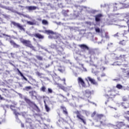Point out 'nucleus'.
I'll list each match as a JSON object with an SVG mask.
<instances>
[{
  "mask_svg": "<svg viewBox=\"0 0 129 129\" xmlns=\"http://www.w3.org/2000/svg\"><path fill=\"white\" fill-rule=\"evenodd\" d=\"M83 95L84 97L87 98H89L91 96V91L89 90H86L85 91L83 92Z\"/></svg>",
  "mask_w": 129,
  "mask_h": 129,
  "instance_id": "9b49d317",
  "label": "nucleus"
},
{
  "mask_svg": "<svg viewBox=\"0 0 129 129\" xmlns=\"http://www.w3.org/2000/svg\"><path fill=\"white\" fill-rule=\"evenodd\" d=\"M28 35L29 36H30L31 37H33V36H34V35H33V34H31V33H28Z\"/></svg>",
  "mask_w": 129,
  "mask_h": 129,
  "instance_id": "0e129e2a",
  "label": "nucleus"
},
{
  "mask_svg": "<svg viewBox=\"0 0 129 129\" xmlns=\"http://www.w3.org/2000/svg\"><path fill=\"white\" fill-rule=\"evenodd\" d=\"M125 118L129 122V117L126 116L125 117Z\"/></svg>",
  "mask_w": 129,
  "mask_h": 129,
  "instance_id": "e2e57ef3",
  "label": "nucleus"
},
{
  "mask_svg": "<svg viewBox=\"0 0 129 129\" xmlns=\"http://www.w3.org/2000/svg\"><path fill=\"white\" fill-rule=\"evenodd\" d=\"M20 76H21V77H24V75H23V74L22 73H20Z\"/></svg>",
  "mask_w": 129,
  "mask_h": 129,
  "instance_id": "338daca9",
  "label": "nucleus"
},
{
  "mask_svg": "<svg viewBox=\"0 0 129 129\" xmlns=\"http://www.w3.org/2000/svg\"><path fill=\"white\" fill-rule=\"evenodd\" d=\"M3 107L5 109V111H6V109L9 108V107H10V106H9V105H5Z\"/></svg>",
  "mask_w": 129,
  "mask_h": 129,
  "instance_id": "c03bdc74",
  "label": "nucleus"
},
{
  "mask_svg": "<svg viewBox=\"0 0 129 129\" xmlns=\"http://www.w3.org/2000/svg\"><path fill=\"white\" fill-rule=\"evenodd\" d=\"M44 33L45 34H51L52 35L54 34V32L52 30H45Z\"/></svg>",
  "mask_w": 129,
  "mask_h": 129,
  "instance_id": "c85d7f7f",
  "label": "nucleus"
},
{
  "mask_svg": "<svg viewBox=\"0 0 129 129\" xmlns=\"http://www.w3.org/2000/svg\"><path fill=\"white\" fill-rule=\"evenodd\" d=\"M86 24L89 25V26H91V25H92V23H91V22L89 21L86 22Z\"/></svg>",
  "mask_w": 129,
  "mask_h": 129,
  "instance_id": "09e8293b",
  "label": "nucleus"
},
{
  "mask_svg": "<svg viewBox=\"0 0 129 129\" xmlns=\"http://www.w3.org/2000/svg\"><path fill=\"white\" fill-rule=\"evenodd\" d=\"M35 57L38 59V60H43V57L39 55H36Z\"/></svg>",
  "mask_w": 129,
  "mask_h": 129,
  "instance_id": "ea45409f",
  "label": "nucleus"
},
{
  "mask_svg": "<svg viewBox=\"0 0 129 129\" xmlns=\"http://www.w3.org/2000/svg\"><path fill=\"white\" fill-rule=\"evenodd\" d=\"M31 89H32L31 86H27V87H25L24 88H23V90L24 91H29V90H31Z\"/></svg>",
  "mask_w": 129,
  "mask_h": 129,
  "instance_id": "bb28decb",
  "label": "nucleus"
},
{
  "mask_svg": "<svg viewBox=\"0 0 129 129\" xmlns=\"http://www.w3.org/2000/svg\"><path fill=\"white\" fill-rule=\"evenodd\" d=\"M78 46L80 47L82 50H84L85 54H86V50L88 51L89 49V47L86 45V44H79Z\"/></svg>",
  "mask_w": 129,
  "mask_h": 129,
  "instance_id": "f8f14e48",
  "label": "nucleus"
},
{
  "mask_svg": "<svg viewBox=\"0 0 129 129\" xmlns=\"http://www.w3.org/2000/svg\"><path fill=\"white\" fill-rule=\"evenodd\" d=\"M54 85H57V87H58L60 89H62V90H63V89H64V88H65V87H64V86L62 85V84L57 83H55Z\"/></svg>",
  "mask_w": 129,
  "mask_h": 129,
  "instance_id": "393cba45",
  "label": "nucleus"
},
{
  "mask_svg": "<svg viewBox=\"0 0 129 129\" xmlns=\"http://www.w3.org/2000/svg\"><path fill=\"white\" fill-rule=\"evenodd\" d=\"M61 108L62 109L63 113L66 115L68 114V112H67V109H66V108L65 107L61 106Z\"/></svg>",
  "mask_w": 129,
  "mask_h": 129,
  "instance_id": "cd10ccee",
  "label": "nucleus"
},
{
  "mask_svg": "<svg viewBox=\"0 0 129 129\" xmlns=\"http://www.w3.org/2000/svg\"><path fill=\"white\" fill-rule=\"evenodd\" d=\"M82 111L84 114H86V116H88L90 114V112L89 111L86 110H82Z\"/></svg>",
  "mask_w": 129,
  "mask_h": 129,
  "instance_id": "a878e982",
  "label": "nucleus"
},
{
  "mask_svg": "<svg viewBox=\"0 0 129 129\" xmlns=\"http://www.w3.org/2000/svg\"><path fill=\"white\" fill-rule=\"evenodd\" d=\"M24 17L25 18H27L28 19H31V17L28 15H24Z\"/></svg>",
  "mask_w": 129,
  "mask_h": 129,
  "instance_id": "3c124183",
  "label": "nucleus"
},
{
  "mask_svg": "<svg viewBox=\"0 0 129 129\" xmlns=\"http://www.w3.org/2000/svg\"><path fill=\"white\" fill-rule=\"evenodd\" d=\"M46 89H47V88H46V87H45V86H43L40 88V91H42V92H46Z\"/></svg>",
  "mask_w": 129,
  "mask_h": 129,
  "instance_id": "c756f323",
  "label": "nucleus"
},
{
  "mask_svg": "<svg viewBox=\"0 0 129 129\" xmlns=\"http://www.w3.org/2000/svg\"><path fill=\"white\" fill-rule=\"evenodd\" d=\"M114 11H117L119 8V4L118 3H114L113 4Z\"/></svg>",
  "mask_w": 129,
  "mask_h": 129,
  "instance_id": "5701e85b",
  "label": "nucleus"
},
{
  "mask_svg": "<svg viewBox=\"0 0 129 129\" xmlns=\"http://www.w3.org/2000/svg\"><path fill=\"white\" fill-rule=\"evenodd\" d=\"M48 39H54V36L52 35H49Z\"/></svg>",
  "mask_w": 129,
  "mask_h": 129,
  "instance_id": "5fc2aeb1",
  "label": "nucleus"
},
{
  "mask_svg": "<svg viewBox=\"0 0 129 129\" xmlns=\"http://www.w3.org/2000/svg\"><path fill=\"white\" fill-rule=\"evenodd\" d=\"M61 81H64V85H66V82H65L66 81V79L65 78H63L62 80H61Z\"/></svg>",
  "mask_w": 129,
  "mask_h": 129,
  "instance_id": "6e6d98bb",
  "label": "nucleus"
},
{
  "mask_svg": "<svg viewBox=\"0 0 129 129\" xmlns=\"http://www.w3.org/2000/svg\"><path fill=\"white\" fill-rule=\"evenodd\" d=\"M96 114V112L94 111L93 113L91 114V117H94V116Z\"/></svg>",
  "mask_w": 129,
  "mask_h": 129,
  "instance_id": "8fccbe9b",
  "label": "nucleus"
},
{
  "mask_svg": "<svg viewBox=\"0 0 129 129\" xmlns=\"http://www.w3.org/2000/svg\"><path fill=\"white\" fill-rule=\"evenodd\" d=\"M116 88H117L118 89H121V88H122V85L118 84L116 85Z\"/></svg>",
  "mask_w": 129,
  "mask_h": 129,
  "instance_id": "e433bc0d",
  "label": "nucleus"
},
{
  "mask_svg": "<svg viewBox=\"0 0 129 129\" xmlns=\"http://www.w3.org/2000/svg\"><path fill=\"white\" fill-rule=\"evenodd\" d=\"M21 42V43H22V44H23V45H24L26 47H28V48H30L33 51H34L35 52L37 51V49H36V47L34 46L32 44V42H31V41L26 39H22Z\"/></svg>",
  "mask_w": 129,
  "mask_h": 129,
  "instance_id": "f03ea898",
  "label": "nucleus"
},
{
  "mask_svg": "<svg viewBox=\"0 0 129 129\" xmlns=\"http://www.w3.org/2000/svg\"><path fill=\"white\" fill-rule=\"evenodd\" d=\"M9 42H10L11 46H13L14 48H19L20 47V45L17 44L15 42V41L13 40H8Z\"/></svg>",
  "mask_w": 129,
  "mask_h": 129,
  "instance_id": "4468645a",
  "label": "nucleus"
},
{
  "mask_svg": "<svg viewBox=\"0 0 129 129\" xmlns=\"http://www.w3.org/2000/svg\"><path fill=\"white\" fill-rule=\"evenodd\" d=\"M95 30L96 33H100V29H99V28H98V27L95 28Z\"/></svg>",
  "mask_w": 129,
  "mask_h": 129,
  "instance_id": "37998d69",
  "label": "nucleus"
},
{
  "mask_svg": "<svg viewBox=\"0 0 129 129\" xmlns=\"http://www.w3.org/2000/svg\"><path fill=\"white\" fill-rule=\"evenodd\" d=\"M36 75H37V76H39V77H41V76H42V75H43V74L40 73V72H37L36 73Z\"/></svg>",
  "mask_w": 129,
  "mask_h": 129,
  "instance_id": "79ce46f5",
  "label": "nucleus"
},
{
  "mask_svg": "<svg viewBox=\"0 0 129 129\" xmlns=\"http://www.w3.org/2000/svg\"><path fill=\"white\" fill-rule=\"evenodd\" d=\"M24 100L25 101H26V103H27L28 104H29L30 105V106H32V105H34V106L36 107V108L37 109L36 110V111H40V109H39V107H38V106H37V105H36V104L35 103V102L31 101V100H30V99L28 98V97L25 96L24 97Z\"/></svg>",
  "mask_w": 129,
  "mask_h": 129,
  "instance_id": "20e7f679",
  "label": "nucleus"
},
{
  "mask_svg": "<svg viewBox=\"0 0 129 129\" xmlns=\"http://www.w3.org/2000/svg\"><path fill=\"white\" fill-rule=\"evenodd\" d=\"M101 124H103V125H105V126H108V127H110V126H112V124L110 123H108V122L106 121L104 122L103 123L102 121H100Z\"/></svg>",
  "mask_w": 129,
  "mask_h": 129,
  "instance_id": "a211bd4d",
  "label": "nucleus"
},
{
  "mask_svg": "<svg viewBox=\"0 0 129 129\" xmlns=\"http://www.w3.org/2000/svg\"><path fill=\"white\" fill-rule=\"evenodd\" d=\"M95 51H96V52H95V55H99V54L101 53V51L99 49H95Z\"/></svg>",
  "mask_w": 129,
  "mask_h": 129,
  "instance_id": "4c0bfd02",
  "label": "nucleus"
},
{
  "mask_svg": "<svg viewBox=\"0 0 129 129\" xmlns=\"http://www.w3.org/2000/svg\"><path fill=\"white\" fill-rule=\"evenodd\" d=\"M126 42H127V37H126V39L119 41V45H121V46H125V44H126Z\"/></svg>",
  "mask_w": 129,
  "mask_h": 129,
  "instance_id": "412c9836",
  "label": "nucleus"
},
{
  "mask_svg": "<svg viewBox=\"0 0 129 129\" xmlns=\"http://www.w3.org/2000/svg\"><path fill=\"white\" fill-rule=\"evenodd\" d=\"M26 53L28 54V55H29V56H33V54L31 52H29L28 51H26Z\"/></svg>",
  "mask_w": 129,
  "mask_h": 129,
  "instance_id": "4d7b16f0",
  "label": "nucleus"
},
{
  "mask_svg": "<svg viewBox=\"0 0 129 129\" xmlns=\"http://www.w3.org/2000/svg\"><path fill=\"white\" fill-rule=\"evenodd\" d=\"M1 8H2V9H5V10H8L9 11H10V10H11V9H10V7H7L4 6H1Z\"/></svg>",
  "mask_w": 129,
  "mask_h": 129,
  "instance_id": "58836bf2",
  "label": "nucleus"
},
{
  "mask_svg": "<svg viewBox=\"0 0 129 129\" xmlns=\"http://www.w3.org/2000/svg\"><path fill=\"white\" fill-rule=\"evenodd\" d=\"M77 115V118L81 121V122H83L84 124H86V119H85V117L82 115L81 113H80V111L79 110H77L74 112Z\"/></svg>",
  "mask_w": 129,
  "mask_h": 129,
  "instance_id": "7ed1b4c3",
  "label": "nucleus"
},
{
  "mask_svg": "<svg viewBox=\"0 0 129 129\" xmlns=\"http://www.w3.org/2000/svg\"><path fill=\"white\" fill-rule=\"evenodd\" d=\"M68 88H70V87H64V88L62 90L67 92V91L68 90Z\"/></svg>",
  "mask_w": 129,
  "mask_h": 129,
  "instance_id": "49530a36",
  "label": "nucleus"
},
{
  "mask_svg": "<svg viewBox=\"0 0 129 129\" xmlns=\"http://www.w3.org/2000/svg\"><path fill=\"white\" fill-rule=\"evenodd\" d=\"M62 13L64 17H68L69 16V10H63Z\"/></svg>",
  "mask_w": 129,
  "mask_h": 129,
  "instance_id": "b1692460",
  "label": "nucleus"
},
{
  "mask_svg": "<svg viewBox=\"0 0 129 129\" xmlns=\"http://www.w3.org/2000/svg\"><path fill=\"white\" fill-rule=\"evenodd\" d=\"M59 50L58 51L63 50V48H62V47H59Z\"/></svg>",
  "mask_w": 129,
  "mask_h": 129,
  "instance_id": "69168bd1",
  "label": "nucleus"
},
{
  "mask_svg": "<svg viewBox=\"0 0 129 129\" xmlns=\"http://www.w3.org/2000/svg\"><path fill=\"white\" fill-rule=\"evenodd\" d=\"M105 38H106V39H109V36H108V33H105Z\"/></svg>",
  "mask_w": 129,
  "mask_h": 129,
  "instance_id": "a18cd8bd",
  "label": "nucleus"
},
{
  "mask_svg": "<svg viewBox=\"0 0 129 129\" xmlns=\"http://www.w3.org/2000/svg\"><path fill=\"white\" fill-rule=\"evenodd\" d=\"M42 23L43 25H48V21L46 20H43L42 21Z\"/></svg>",
  "mask_w": 129,
  "mask_h": 129,
  "instance_id": "c9c22d12",
  "label": "nucleus"
},
{
  "mask_svg": "<svg viewBox=\"0 0 129 129\" xmlns=\"http://www.w3.org/2000/svg\"><path fill=\"white\" fill-rule=\"evenodd\" d=\"M87 79H88L89 81H90L92 84H93L94 85H97V82H96L95 80L94 79H92L90 77H88Z\"/></svg>",
  "mask_w": 129,
  "mask_h": 129,
  "instance_id": "2eb2a0df",
  "label": "nucleus"
},
{
  "mask_svg": "<svg viewBox=\"0 0 129 129\" xmlns=\"http://www.w3.org/2000/svg\"><path fill=\"white\" fill-rule=\"evenodd\" d=\"M23 77V79H24V80H25V81H28V79L26 78V77L23 76V77Z\"/></svg>",
  "mask_w": 129,
  "mask_h": 129,
  "instance_id": "bf43d9fd",
  "label": "nucleus"
},
{
  "mask_svg": "<svg viewBox=\"0 0 129 129\" xmlns=\"http://www.w3.org/2000/svg\"><path fill=\"white\" fill-rule=\"evenodd\" d=\"M124 126H125V128L124 129H129V125H126L125 124V125Z\"/></svg>",
  "mask_w": 129,
  "mask_h": 129,
  "instance_id": "603ef678",
  "label": "nucleus"
},
{
  "mask_svg": "<svg viewBox=\"0 0 129 129\" xmlns=\"http://www.w3.org/2000/svg\"><path fill=\"white\" fill-rule=\"evenodd\" d=\"M93 66H94V67H95V68H96V69H103V70H105V68H104L103 67L101 68V61H100V60L98 61L97 64H93Z\"/></svg>",
  "mask_w": 129,
  "mask_h": 129,
  "instance_id": "ddd939ff",
  "label": "nucleus"
},
{
  "mask_svg": "<svg viewBox=\"0 0 129 129\" xmlns=\"http://www.w3.org/2000/svg\"><path fill=\"white\" fill-rule=\"evenodd\" d=\"M77 9H79L80 11H83V9H87V8L84 6H78Z\"/></svg>",
  "mask_w": 129,
  "mask_h": 129,
  "instance_id": "2f4dec72",
  "label": "nucleus"
},
{
  "mask_svg": "<svg viewBox=\"0 0 129 129\" xmlns=\"http://www.w3.org/2000/svg\"><path fill=\"white\" fill-rule=\"evenodd\" d=\"M24 124L23 123H21V127H24Z\"/></svg>",
  "mask_w": 129,
  "mask_h": 129,
  "instance_id": "774afa93",
  "label": "nucleus"
},
{
  "mask_svg": "<svg viewBox=\"0 0 129 129\" xmlns=\"http://www.w3.org/2000/svg\"><path fill=\"white\" fill-rule=\"evenodd\" d=\"M95 52H96L95 49L89 48L88 49V52H86V55H89L90 58H91L92 56H95Z\"/></svg>",
  "mask_w": 129,
  "mask_h": 129,
  "instance_id": "1a4fd4ad",
  "label": "nucleus"
},
{
  "mask_svg": "<svg viewBox=\"0 0 129 129\" xmlns=\"http://www.w3.org/2000/svg\"><path fill=\"white\" fill-rule=\"evenodd\" d=\"M88 101L93 104H95V106H97V105H96V104H95L94 102H90L89 100H88Z\"/></svg>",
  "mask_w": 129,
  "mask_h": 129,
  "instance_id": "052dcab7",
  "label": "nucleus"
},
{
  "mask_svg": "<svg viewBox=\"0 0 129 129\" xmlns=\"http://www.w3.org/2000/svg\"><path fill=\"white\" fill-rule=\"evenodd\" d=\"M112 94H113V90L110 88H108L107 94L104 95V96H105V97L107 98H112Z\"/></svg>",
  "mask_w": 129,
  "mask_h": 129,
  "instance_id": "423d86ee",
  "label": "nucleus"
},
{
  "mask_svg": "<svg viewBox=\"0 0 129 129\" xmlns=\"http://www.w3.org/2000/svg\"><path fill=\"white\" fill-rule=\"evenodd\" d=\"M45 108L46 112H49V111H50V110H51L48 105H45Z\"/></svg>",
  "mask_w": 129,
  "mask_h": 129,
  "instance_id": "473e14b6",
  "label": "nucleus"
},
{
  "mask_svg": "<svg viewBox=\"0 0 129 129\" xmlns=\"http://www.w3.org/2000/svg\"><path fill=\"white\" fill-rule=\"evenodd\" d=\"M125 125V123L123 122H117L114 125V127L115 129H120L121 127H123Z\"/></svg>",
  "mask_w": 129,
  "mask_h": 129,
  "instance_id": "0eeeda50",
  "label": "nucleus"
},
{
  "mask_svg": "<svg viewBox=\"0 0 129 129\" xmlns=\"http://www.w3.org/2000/svg\"><path fill=\"white\" fill-rule=\"evenodd\" d=\"M47 93H48V94H52V93H53V90H52L51 88H48V89H47Z\"/></svg>",
  "mask_w": 129,
  "mask_h": 129,
  "instance_id": "f704fd0d",
  "label": "nucleus"
},
{
  "mask_svg": "<svg viewBox=\"0 0 129 129\" xmlns=\"http://www.w3.org/2000/svg\"><path fill=\"white\" fill-rule=\"evenodd\" d=\"M98 119H104V120H105V116L102 114H97V121Z\"/></svg>",
  "mask_w": 129,
  "mask_h": 129,
  "instance_id": "aec40b11",
  "label": "nucleus"
},
{
  "mask_svg": "<svg viewBox=\"0 0 129 129\" xmlns=\"http://www.w3.org/2000/svg\"><path fill=\"white\" fill-rule=\"evenodd\" d=\"M34 36L35 37V38H37L38 39H44V36L41 35L39 33H36L35 34H34Z\"/></svg>",
  "mask_w": 129,
  "mask_h": 129,
  "instance_id": "4be33fe9",
  "label": "nucleus"
},
{
  "mask_svg": "<svg viewBox=\"0 0 129 129\" xmlns=\"http://www.w3.org/2000/svg\"><path fill=\"white\" fill-rule=\"evenodd\" d=\"M114 38H118V33L114 35Z\"/></svg>",
  "mask_w": 129,
  "mask_h": 129,
  "instance_id": "13d9d810",
  "label": "nucleus"
},
{
  "mask_svg": "<svg viewBox=\"0 0 129 129\" xmlns=\"http://www.w3.org/2000/svg\"><path fill=\"white\" fill-rule=\"evenodd\" d=\"M26 10L28 11H35V10H37V7L36 6H26L25 7Z\"/></svg>",
  "mask_w": 129,
  "mask_h": 129,
  "instance_id": "f3484780",
  "label": "nucleus"
},
{
  "mask_svg": "<svg viewBox=\"0 0 129 129\" xmlns=\"http://www.w3.org/2000/svg\"><path fill=\"white\" fill-rule=\"evenodd\" d=\"M103 16L101 14H99L95 16L96 22H100V20H101V18H102Z\"/></svg>",
  "mask_w": 129,
  "mask_h": 129,
  "instance_id": "dca6fc26",
  "label": "nucleus"
},
{
  "mask_svg": "<svg viewBox=\"0 0 129 129\" xmlns=\"http://www.w3.org/2000/svg\"><path fill=\"white\" fill-rule=\"evenodd\" d=\"M127 59L126 55H121L118 57H116L115 58V62H114V66H120L122 62L126 61Z\"/></svg>",
  "mask_w": 129,
  "mask_h": 129,
  "instance_id": "f257e3e1",
  "label": "nucleus"
},
{
  "mask_svg": "<svg viewBox=\"0 0 129 129\" xmlns=\"http://www.w3.org/2000/svg\"><path fill=\"white\" fill-rule=\"evenodd\" d=\"M127 26H128L127 32H128V33H129V19L127 21Z\"/></svg>",
  "mask_w": 129,
  "mask_h": 129,
  "instance_id": "864d4df0",
  "label": "nucleus"
},
{
  "mask_svg": "<svg viewBox=\"0 0 129 129\" xmlns=\"http://www.w3.org/2000/svg\"><path fill=\"white\" fill-rule=\"evenodd\" d=\"M29 93L31 97L32 98H34V97H35L36 99L38 100V98H37V96H35V94L37 93L35 91H31L29 92Z\"/></svg>",
  "mask_w": 129,
  "mask_h": 129,
  "instance_id": "6ab92c4d",
  "label": "nucleus"
},
{
  "mask_svg": "<svg viewBox=\"0 0 129 129\" xmlns=\"http://www.w3.org/2000/svg\"><path fill=\"white\" fill-rule=\"evenodd\" d=\"M96 12V11H95V10H92L91 11V13H92V14H95Z\"/></svg>",
  "mask_w": 129,
  "mask_h": 129,
  "instance_id": "680f3d73",
  "label": "nucleus"
},
{
  "mask_svg": "<svg viewBox=\"0 0 129 129\" xmlns=\"http://www.w3.org/2000/svg\"><path fill=\"white\" fill-rule=\"evenodd\" d=\"M58 71H59V72H60L61 73H63V72L65 71V68L62 67L61 69H58Z\"/></svg>",
  "mask_w": 129,
  "mask_h": 129,
  "instance_id": "72a5a7b5",
  "label": "nucleus"
},
{
  "mask_svg": "<svg viewBox=\"0 0 129 129\" xmlns=\"http://www.w3.org/2000/svg\"><path fill=\"white\" fill-rule=\"evenodd\" d=\"M11 24L14 25L15 27H16V28L19 29L20 31H23L24 32L26 31V29H25L24 26H23V25H21V24L19 23H17L15 21H11Z\"/></svg>",
  "mask_w": 129,
  "mask_h": 129,
  "instance_id": "39448f33",
  "label": "nucleus"
},
{
  "mask_svg": "<svg viewBox=\"0 0 129 129\" xmlns=\"http://www.w3.org/2000/svg\"><path fill=\"white\" fill-rule=\"evenodd\" d=\"M2 16L5 18V19H10V16L6 14H3Z\"/></svg>",
  "mask_w": 129,
  "mask_h": 129,
  "instance_id": "a19ab883",
  "label": "nucleus"
},
{
  "mask_svg": "<svg viewBox=\"0 0 129 129\" xmlns=\"http://www.w3.org/2000/svg\"><path fill=\"white\" fill-rule=\"evenodd\" d=\"M27 24L30 25V26H34V25H36V23L34 22L31 21H27Z\"/></svg>",
  "mask_w": 129,
  "mask_h": 129,
  "instance_id": "7c9ffc66",
  "label": "nucleus"
},
{
  "mask_svg": "<svg viewBox=\"0 0 129 129\" xmlns=\"http://www.w3.org/2000/svg\"><path fill=\"white\" fill-rule=\"evenodd\" d=\"M78 83L79 84V85H81L82 87H86V84L85 83V82H84V80L81 77H79L78 78Z\"/></svg>",
  "mask_w": 129,
  "mask_h": 129,
  "instance_id": "9d476101",
  "label": "nucleus"
},
{
  "mask_svg": "<svg viewBox=\"0 0 129 129\" xmlns=\"http://www.w3.org/2000/svg\"><path fill=\"white\" fill-rule=\"evenodd\" d=\"M15 107L14 105H11L10 106L11 109H12V110H13L14 113L16 115V120H17V122H21V120H20V119H19V117L18 116V115L20 114V113H18L17 112V111H16V110H15L14 109V108H15Z\"/></svg>",
  "mask_w": 129,
  "mask_h": 129,
  "instance_id": "6e6552de",
  "label": "nucleus"
},
{
  "mask_svg": "<svg viewBox=\"0 0 129 129\" xmlns=\"http://www.w3.org/2000/svg\"><path fill=\"white\" fill-rule=\"evenodd\" d=\"M51 48H52V49H56V46L55 44H51Z\"/></svg>",
  "mask_w": 129,
  "mask_h": 129,
  "instance_id": "de8ad7c7",
  "label": "nucleus"
}]
</instances>
